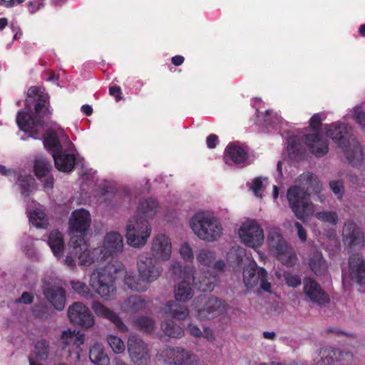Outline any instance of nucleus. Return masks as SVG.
Listing matches in <instances>:
<instances>
[{"label":"nucleus","mask_w":365,"mask_h":365,"mask_svg":"<svg viewBox=\"0 0 365 365\" xmlns=\"http://www.w3.org/2000/svg\"><path fill=\"white\" fill-rule=\"evenodd\" d=\"M34 297L29 292H24L18 302L25 304H31L33 302Z\"/></svg>","instance_id":"61"},{"label":"nucleus","mask_w":365,"mask_h":365,"mask_svg":"<svg viewBox=\"0 0 365 365\" xmlns=\"http://www.w3.org/2000/svg\"><path fill=\"white\" fill-rule=\"evenodd\" d=\"M161 329L169 337L181 338L184 335L182 327L173 319L165 320L162 322Z\"/></svg>","instance_id":"39"},{"label":"nucleus","mask_w":365,"mask_h":365,"mask_svg":"<svg viewBox=\"0 0 365 365\" xmlns=\"http://www.w3.org/2000/svg\"><path fill=\"white\" fill-rule=\"evenodd\" d=\"M335 365H346L353 360V354L349 351H342L339 349H334Z\"/></svg>","instance_id":"45"},{"label":"nucleus","mask_w":365,"mask_h":365,"mask_svg":"<svg viewBox=\"0 0 365 365\" xmlns=\"http://www.w3.org/2000/svg\"><path fill=\"white\" fill-rule=\"evenodd\" d=\"M267 242L270 251L284 265L292 267L297 263L295 252L284 239L279 228L273 227L269 230Z\"/></svg>","instance_id":"6"},{"label":"nucleus","mask_w":365,"mask_h":365,"mask_svg":"<svg viewBox=\"0 0 365 365\" xmlns=\"http://www.w3.org/2000/svg\"><path fill=\"white\" fill-rule=\"evenodd\" d=\"M315 217L322 222L328 223L331 225H336L339 222V217L334 211H321L315 213Z\"/></svg>","instance_id":"42"},{"label":"nucleus","mask_w":365,"mask_h":365,"mask_svg":"<svg viewBox=\"0 0 365 365\" xmlns=\"http://www.w3.org/2000/svg\"><path fill=\"white\" fill-rule=\"evenodd\" d=\"M295 227L297 230V236L302 242L307 240V232L303 226L298 222L294 224Z\"/></svg>","instance_id":"58"},{"label":"nucleus","mask_w":365,"mask_h":365,"mask_svg":"<svg viewBox=\"0 0 365 365\" xmlns=\"http://www.w3.org/2000/svg\"><path fill=\"white\" fill-rule=\"evenodd\" d=\"M202 336L207 339L209 341H213L215 339L212 330L208 327H204Z\"/></svg>","instance_id":"62"},{"label":"nucleus","mask_w":365,"mask_h":365,"mask_svg":"<svg viewBox=\"0 0 365 365\" xmlns=\"http://www.w3.org/2000/svg\"><path fill=\"white\" fill-rule=\"evenodd\" d=\"M309 266L316 275L324 274L328 269L327 262L319 252H314L309 260Z\"/></svg>","instance_id":"36"},{"label":"nucleus","mask_w":365,"mask_h":365,"mask_svg":"<svg viewBox=\"0 0 365 365\" xmlns=\"http://www.w3.org/2000/svg\"><path fill=\"white\" fill-rule=\"evenodd\" d=\"M107 341L113 351L115 354H122L125 349V346L123 340L115 335H108Z\"/></svg>","instance_id":"43"},{"label":"nucleus","mask_w":365,"mask_h":365,"mask_svg":"<svg viewBox=\"0 0 365 365\" xmlns=\"http://www.w3.org/2000/svg\"><path fill=\"white\" fill-rule=\"evenodd\" d=\"M92 308L96 315L106 318L109 321L112 322L119 331H128V327L123 322L122 319L119 317V316L113 311L110 310L108 308L106 307L100 302H94L92 304Z\"/></svg>","instance_id":"31"},{"label":"nucleus","mask_w":365,"mask_h":365,"mask_svg":"<svg viewBox=\"0 0 365 365\" xmlns=\"http://www.w3.org/2000/svg\"><path fill=\"white\" fill-rule=\"evenodd\" d=\"M27 206L29 222L37 228H46L48 222L43 207L34 201H31Z\"/></svg>","instance_id":"29"},{"label":"nucleus","mask_w":365,"mask_h":365,"mask_svg":"<svg viewBox=\"0 0 365 365\" xmlns=\"http://www.w3.org/2000/svg\"><path fill=\"white\" fill-rule=\"evenodd\" d=\"M218 142V138L215 134H210L207 136L206 140L207 146L209 148H214L216 147Z\"/></svg>","instance_id":"60"},{"label":"nucleus","mask_w":365,"mask_h":365,"mask_svg":"<svg viewBox=\"0 0 365 365\" xmlns=\"http://www.w3.org/2000/svg\"><path fill=\"white\" fill-rule=\"evenodd\" d=\"M151 232L152 228L148 221L135 217H131L126 226L127 243L135 248L143 247L146 245Z\"/></svg>","instance_id":"7"},{"label":"nucleus","mask_w":365,"mask_h":365,"mask_svg":"<svg viewBox=\"0 0 365 365\" xmlns=\"http://www.w3.org/2000/svg\"><path fill=\"white\" fill-rule=\"evenodd\" d=\"M264 187V186L262 178H255L250 185V188L253 192L254 195L259 198L262 197Z\"/></svg>","instance_id":"48"},{"label":"nucleus","mask_w":365,"mask_h":365,"mask_svg":"<svg viewBox=\"0 0 365 365\" xmlns=\"http://www.w3.org/2000/svg\"><path fill=\"white\" fill-rule=\"evenodd\" d=\"M91 222V215L88 210L81 208L73 211L69 220V227L72 236L78 239L76 234L79 233L80 237H83L90 227Z\"/></svg>","instance_id":"19"},{"label":"nucleus","mask_w":365,"mask_h":365,"mask_svg":"<svg viewBox=\"0 0 365 365\" xmlns=\"http://www.w3.org/2000/svg\"><path fill=\"white\" fill-rule=\"evenodd\" d=\"M135 324L140 329L145 332H151L155 329V322L149 317H139L135 321Z\"/></svg>","instance_id":"44"},{"label":"nucleus","mask_w":365,"mask_h":365,"mask_svg":"<svg viewBox=\"0 0 365 365\" xmlns=\"http://www.w3.org/2000/svg\"><path fill=\"white\" fill-rule=\"evenodd\" d=\"M173 245L171 239L165 234L155 235L150 244L151 257L160 262L168 261L172 256Z\"/></svg>","instance_id":"17"},{"label":"nucleus","mask_w":365,"mask_h":365,"mask_svg":"<svg viewBox=\"0 0 365 365\" xmlns=\"http://www.w3.org/2000/svg\"><path fill=\"white\" fill-rule=\"evenodd\" d=\"M109 93L110 96H114L115 101L118 102L122 99V92L119 86H112L109 88Z\"/></svg>","instance_id":"59"},{"label":"nucleus","mask_w":365,"mask_h":365,"mask_svg":"<svg viewBox=\"0 0 365 365\" xmlns=\"http://www.w3.org/2000/svg\"><path fill=\"white\" fill-rule=\"evenodd\" d=\"M197 301L198 299H195L192 305L194 315L200 321H208L222 316L226 313L228 308V304L225 300L215 297L207 298L201 307L196 305Z\"/></svg>","instance_id":"10"},{"label":"nucleus","mask_w":365,"mask_h":365,"mask_svg":"<svg viewBox=\"0 0 365 365\" xmlns=\"http://www.w3.org/2000/svg\"><path fill=\"white\" fill-rule=\"evenodd\" d=\"M322 185L318 178L311 173L299 176L294 185L287 192V199L294 215L300 220L306 219L314 212V205L309 199L310 192L319 193Z\"/></svg>","instance_id":"3"},{"label":"nucleus","mask_w":365,"mask_h":365,"mask_svg":"<svg viewBox=\"0 0 365 365\" xmlns=\"http://www.w3.org/2000/svg\"><path fill=\"white\" fill-rule=\"evenodd\" d=\"M190 227L194 234L201 240L214 242L223 235V227L213 213L200 211L195 213L190 220Z\"/></svg>","instance_id":"5"},{"label":"nucleus","mask_w":365,"mask_h":365,"mask_svg":"<svg viewBox=\"0 0 365 365\" xmlns=\"http://www.w3.org/2000/svg\"><path fill=\"white\" fill-rule=\"evenodd\" d=\"M160 359L175 365H196L199 362L197 355L184 348L167 346L158 353Z\"/></svg>","instance_id":"12"},{"label":"nucleus","mask_w":365,"mask_h":365,"mask_svg":"<svg viewBox=\"0 0 365 365\" xmlns=\"http://www.w3.org/2000/svg\"><path fill=\"white\" fill-rule=\"evenodd\" d=\"M160 210L158 202L155 199L149 197L142 200L137 209L136 215L138 219L149 220L153 219Z\"/></svg>","instance_id":"30"},{"label":"nucleus","mask_w":365,"mask_h":365,"mask_svg":"<svg viewBox=\"0 0 365 365\" xmlns=\"http://www.w3.org/2000/svg\"><path fill=\"white\" fill-rule=\"evenodd\" d=\"M179 252L181 257L185 260L191 262L194 259L192 249L187 242L182 244Z\"/></svg>","instance_id":"52"},{"label":"nucleus","mask_w":365,"mask_h":365,"mask_svg":"<svg viewBox=\"0 0 365 365\" xmlns=\"http://www.w3.org/2000/svg\"><path fill=\"white\" fill-rule=\"evenodd\" d=\"M243 282L248 289L259 284L260 288L264 292H272V284L268 281L267 272L264 268L258 267L254 260L245 267L243 270Z\"/></svg>","instance_id":"11"},{"label":"nucleus","mask_w":365,"mask_h":365,"mask_svg":"<svg viewBox=\"0 0 365 365\" xmlns=\"http://www.w3.org/2000/svg\"><path fill=\"white\" fill-rule=\"evenodd\" d=\"M330 188L333 192L337 196L338 198H341L344 194V185L341 180L331 181L329 183Z\"/></svg>","instance_id":"55"},{"label":"nucleus","mask_w":365,"mask_h":365,"mask_svg":"<svg viewBox=\"0 0 365 365\" xmlns=\"http://www.w3.org/2000/svg\"><path fill=\"white\" fill-rule=\"evenodd\" d=\"M46 299L58 310H62L66 304V291L61 286L48 284L43 288Z\"/></svg>","instance_id":"26"},{"label":"nucleus","mask_w":365,"mask_h":365,"mask_svg":"<svg viewBox=\"0 0 365 365\" xmlns=\"http://www.w3.org/2000/svg\"><path fill=\"white\" fill-rule=\"evenodd\" d=\"M215 258V251L208 248L200 249L196 255L197 262L206 267L212 266Z\"/></svg>","instance_id":"41"},{"label":"nucleus","mask_w":365,"mask_h":365,"mask_svg":"<svg viewBox=\"0 0 365 365\" xmlns=\"http://www.w3.org/2000/svg\"><path fill=\"white\" fill-rule=\"evenodd\" d=\"M104 259L117 255L123 250V240L121 235L117 232H110L104 237L103 244L98 247Z\"/></svg>","instance_id":"21"},{"label":"nucleus","mask_w":365,"mask_h":365,"mask_svg":"<svg viewBox=\"0 0 365 365\" xmlns=\"http://www.w3.org/2000/svg\"><path fill=\"white\" fill-rule=\"evenodd\" d=\"M324 130L327 136L342 149L349 163L356 165L362 161V150L357 140L350 135L351 126L345 122H336L325 125Z\"/></svg>","instance_id":"4"},{"label":"nucleus","mask_w":365,"mask_h":365,"mask_svg":"<svg viewBox=\"0 0 365 365\" xmlns=\"http://www.w3.org/2000/svg\"><path fill=\"white\" fill-rule=\"evenodd\" d=\"M304 293L312 302L319 305H324L329 302L328 294L323 290L320 284L312 278L304 279Z\"/></svg>","instance_id":"23"},{"label":"nucleus","mask_w":365,"mask_h":365,"mask_svg":"<svg viewBox=\"0 0 365 365\" xmlns=\"http://www.w3.org/2000/svg\"><path fill=\"white\" fill-rule=\"evenodd\" d=\"M51 169V164L44 157L39 155L35 158L34 170L38 178H45L43 181L45 189H51L53 185V178L48 175Z\"/></svg>","instance_id":"28"},{"label":"nucleus","mask_w":365,"mask_h":365,"mask_svg":"<svg viewBox=\"0 0 365 365\" xmlns=\"http://www.w3.org/2000/svg\"><path fill=\"white\" fill-rule=\"evenodd\" d=\"M59 78V76L58 74H56L53 71L49 72L46 74V80L51 82H56Z\"/></svg>","instance_id":"64"},{"label":"nucleus","mask_w":365,"mask_h":365,"mask_svg":"<svg viewBox=\"0 0 365 365\" xmlns=\"http://www.w3.org/2000/svg\"><path fill=\"white\" fill-rule=\"evenodd\" d=\"M180 302L176 299L167 302L163 308V313L179 321L185 320L189 317L190 311L187 306Z\"/></svg>","instance_id":"32"},{"label":"nucleus","mask_w":365,"mask_h":365,"mask_svg":"<svg viewBox=\"0 0 365 365\" xmlns=\"http://www.w3.org/2000/svg\"><path fill=\"white\" fill-rule=\"evenodd\" d=\"M304 141L310 152L317 157L324 156L329 150L328 142L321 133H308Z\"/></svg>","instance_id":"25"},{"label":"nucleus","mask_w":365,"mask_h":365,"mask_svg":"<svg viewBox=\"0 0 365 365\" xmlns=\"http://www.w3.org/2000/svg\"><path fill=\"white\" fill-rule=\"evenodd\" d=\"M241 241L254 249L261 246L264 242V231L258 222L253 220L245 221L238 231Z\"/></svg>","instance_id":"13"},{"label":"nucleus","mask_w":365,"mask_h":365,"mask_svg":"<svg viewBox=\"0 0 365 365\" xmlns=\"http://www.w3.org/2000/svg\"><path fill=\"white\" fill-rule=\"evenodd\" d=\"M353 118L356 123L361 128L365 129V111L361 106H356L353 109Z\"/></svg>","instance_id":"49"},{"label":"nucleus","mask_w":365,"mask_h":365,"mask_svg":"<svg viewBox=\"0 0 365 365\" xmlns=\"http://www.w3.org/2000/svg\"><path fill=\"white\" fill-rule=\"evenodd\" d=\"M137 270L138 277L133 272H127L123 264L115 267L109 264L93 272L90 285L103 299L110 300L115 294L114 279L119 273H125L124 282L129 289L145 292L150 284L161 276L163 269L160 260L148 252H143L137 258Z\"/></svg>","instance_id":"1"},{"label":"nucleus","mask_w":365,"mask_h":365,"mask_svg":"<svg viewBox=\"0 0 365 365\" xmlns=\"http://www.w3.org/2000/svg\"><path fill=\"white\" fill-rule=\"evenodd\" d=\"M215 270L223 271L225 267V263L222 260L214 261L212 266Z\"/></svg>","instance_id":"63"},{"label":"nucleus","mask_w":365,"mask_h":365,"mask_svg":"<svg viewBox=\"0 0 365 365\" xmlns=\"http://www.w3.org/2000/svg\"><path fill=\"white\" fill-rule=\"evenodd\" d=\"M61 340L65 345L63 349L67 348V351L70 354L73 351L76 359H78L80 358L78 349L84 342V334L79 331L68 329L63 331Z\"/></svg>","instance_id":"24"},{"label":"nucleus","mask_w":365,"mask_h":365,"mask_svg":"<svg viewBox=\"0 0 365 365\" xmlns=\"http://www.w3.org/2000/svg\"><path fill=\"white\" fill-rule=\"evenodd\" d=\"M342 238L344 245L349 247L351 252L365 250L363 233L352 221H347L344 223Z\"/></svg>","instance_id":"15"},{"label":"nucleus","mask_w":365,"mask_h":365,"mask_svg":"<svg viewBox=\"0 0 365 365\" xmlns=\"http://www.w3.org/2000/svg\"><path fill=\"white\" fill-rule=\"evenodd\" d=\"M48 244L56 258L62 256L64 249V242L62 234L55 230L50 233L48 239Z\"/></svg>","instance_id":"35"},{"label":"nucleus","mask_w":365,"mask_h":365,"mask_svg":"<svg viewBox=\"0 0 365 365\" xmlns=\"http://www.w3.org/2000/svg\"><path fill=\"white\" fill-rule=\"evenodd\" d=\"M170 271L175 275H179L182 281L174 287L175 299L181 302L190 300L194 296V291L190 285L192 277V270L190 267H182L178 262H173L170 264Z\"/></svg>","instance_id":"8"},{"label":"nucleus","mask_w":365,"mask_h":365,"mask_svg":"<svg viewBox=\"0 0 365 365\" xmlns=\"http://www.w3.org/2000/svg\"><path fill=\"white\" fill-rule=\"evenodd\" d=\"M343 283L346 280L365 285V249L352 252L348 259L347 269L342 271Z\"/></svg>","instance_id":"9"},{"label":"nucleus","mask_w":365,"mask_h":365,"mask_svg":"<svg viewBox=\"0 0 365 365\" xmlns=\"http://www.w3.org/2000/svg\"><path fill=\"white\" fill-rule=\"evenodd\" d=\"M192 279L195 285L202 292L212 291L216 282L215 277L209 273H206L202 276L198 274H195V275L192 274Z\"/></svg>","instance_id":"33"},{"label":"nucleus","mask_w":365,"mask_h":365,"mask_svg":"<svg viewBox=\"0 0 365 365\" xmlns=\"http://www.w3.org/2000/svg\"><path fill=\"white\" fill-rule=\"evenodd\" d=\"M242 252L240 250L232 248L227 253V262L240 264L241 259L240 255Z\"/></svg>","instance_id":"56"},{"label":"nucleus","mask_w":365,"mask_h":365,"mask_svg":"<svg viewBox=\"0 0 365 365\" xmlns=\"http://www.w3.org/2000/svg\"><path fill=\"white\" fill-rule=\"evenodd\" d=\"M48 98V95L41 88L31 87L29 89L26 100L28 110L19 111L16 120L19 129L29 133V137L38 139L44 130L45 121L51 114Z\"/></svg>","instance_id":"2"},{"label":"nucleus","mask_w":365,"mask_h":365,"mask_svg":"<svg viewBox=\"0 0 365 365\" xmlns=\"http://www.w3.org/2000/svg\"><path fill=\"white\" fill-rule=\"evenodd\" d=\"M73 251L79 253V264L83 267H89L92 264L103 260L99 248L88 249V245L83 237H79L73 242Z\"/></svg>","instance_id":"16"},{"label":"nucleus","mask_w":365,"mask_h":365,"mask_svg":"<svg viewBox=\"0 0 365 365\" xmlns=\"http://www.w3.org/2000/svg\"><path fill=\"white\" fill-rule=\"evenodd\" d=\"M68 317L71 322L83 327L89 328L94 324L91 311L81 302H75L69 307Z\"/></svg>","instance_id":"20"},{"label":"nucleus","mask_w":365,"mask_h":365,"mask_svg":"<svg viewBox=\"0 0 365 365\" xmlns=\"http://www.w3.org/2000/svg\"><path fill=\"white\" fill-rule=\"evenodd\" d=\"M35 180L30 175H21L17 181V184L21 190V195L26 197L32 192L34 186Z\"/></svg>","instance_id":"40"},{"label":"nucleus","mask_w":365,"mask_h":365,"mask_svg":"<svg viewBox=\"0 0 365 365\" xmlns=\"http://www.w3.org/2000/svg\"><path fill=\"white\" fill-rule=\"evenodd\" d=\"M128 351L130 361L135 365H148L150 354L147 344L137 335H130L128 339Z\"/></svg>","instance_id":"14"},{"label":"nucleus","mask_w":365,"mask_h":365,"mask_svg":"<svg viewBox=\"0 0 365 365\" xmlns=\"http://www.w3.org/2000/svg\"><path fill=\"white\" fill-rule=\"evenodd\" d=\"M284 279L289 287H297L302 283L301 278L299 275L290 272L284 273Z\"/></svg>","instance_id":"53"},{"label":"nucleus","mask_w":365,"mask_h":365,"mask_svg":"<svg viewBox=\"0 0 365 365\" xmlns=\"http://www.w3.org/2000/svg\"><path fill=\"white\" fill-rule=\"evenodd\" d=\"M75 237L71 236V242L69 247V252L64 260L65 265L71 269H73L76 265L75 259H73V255H79V253H76L75 251H73V242H75Z\"/></svg>","instance_id":"51"},{"label":"nucleus","mask_w":365,"mask_h":365,"mask_svg":"<svg viewBox=\"0 0 365 365\" xmlns=\"http://www.w3.org/2000/svg\"><path fill=\"white\" fill-rule=\"evenodd\" d=\"M71 284L73 289L81 296L88 298L91 295L89 288L85 283L80 281H72Z\"/></svg>","instance_id":"50"},{"label":"nucleus","mask_w":365,"mask_h":365,"mask_svg":"<svg viewBox=\"0 0 365 365\" xmlns=\"http://www.w3.org/2000/svg\"><path fill=\"white\" fill-rule=\"evenodd\" d=\"M248 152L249 149L246 145L238 143L230 144L225 149L224 160L228 165L245 167L250 163Z\"/></svg>","instance_id":"18"},{"label":"nucleus","mask_w":365,"mask_h":365,"mask_svg":"<svg viewBox=\"0 0 365 365\" xmlns=\"http://www.w3.org/2000/svg\"><path fill=\"white\" fill-rule=\"evenodd\" d=\"M61 140L62 142L65 141L66 145H68V141H70L62 129H59L57 131H47L43 138V143L45 148L49 150L51 154L61 151V149L63 148Z\"/></svg>","instance_id":"27"},{"label":"nucleus","mask_w":365,"mask_h":365,"mask_svg":"<svg viewBox=\"0 0 365 365\" xmlns=\"http://www.w3.org/2000/svg\"><path fill=\"white\" fill-rule=\"evenodd\" d=\"M48 346L45 340H41L36 343L33 354L29 357L30 365H42L41 361L47 359Z\"/></svg>","instance_id":"34"},{"label":"nucleus","mask_w":365,"mask_h":365,"mask_svg":"<svg viewBox=\"0 0 365 365\" xmlns=\"http://www.w3.org/2000/svg\"><path fill=\"white\" fill-rule=\"evenodd\" d=\"M187 331L194 337L200 338L202 336V331L201 329L195 324L192 323H189L187 324Z\"/></svg>","instance_id":"57"},{"label":"nucleus","mask_w":365,"mask_h":365,"mask_svg":"<svg viewBox=\"0 0 365 365\" xmlns=\"http://www.w3.org/2000/svg\"><path fill=\"white\" fill-rule=\"evenodd\" d=\"M24 252L31 258H38V255L34 247V240L28 237L24 246Z\"/></svg>","instance_id":"54"},{"label":"nucleus","mask_w":365,"mask_h":365,"mask_svg":"<svg viewBox=\"0 0 365 365\" xmlns=\"http://www.w3.org/2000/svg\"><path fill=\"white\" fill-rule=\"evenodd\" d=\"M73 145L71 141H68V145L63 150L57 151L52 154L56 168L63 172L69 173L73 170L75 163L76 157L73 153Z\"/></svg>","instance_id":"22"},{"label":"nucleus","mask_w":365,"mask_h":365,"mask_svg":"<svg viewBox=\"0 0 365 365\" xmlns=\"http://www.w3.org/2000/svg\"><path fill=\"white\" fill-rule=\"evenodd\" d=\"M89 358L96 365H108L109 358L104 351L102 344L96 343L90 349Z\"/></svg>","instance_id":"37"},{"label":"nucleus","mask_w":365,"mask_h":365,"mask_svg":"<svg viewBox=\"0 0 365 365\" xmlns=\"http://www.w3.org/2000/svg\"><path fill=\"white\" fill-rule=\"evenodd\" d=\"M145 307L146 302L140 296H133L123 302L122 309L125 312L133 314L144 309Z\"/></svg>","instance_id":"38"},{"label":"nucleus","mask_w":365,"mask_h":365,"mask_svg":"<svg viewBox=\"0 0 365 365\" xmlns=\"http://www.w3.org/2000/svg\"><path fill=\"white\" fill-rule=\"evenodd\" d=\"M322 359L319 361L317 365H335L334 349L324 350L321 352Z\"/></svg>","instance_id":"47"},{"label":"nucleus","mask_w":365,"mask_h":365,"mask_svg":"<svg viewBox=\"0 0 365 365\" xmlns=\"http://www.w3.org/2000/svg\"><path fill=\"white\" fill-rule=\"evenodd\" d=\"M326 118L323 113L314 114L309 120V125L312 129V133H320V126L322 121Z\"/></svg>","instance_id":"46"}]
</instances>
